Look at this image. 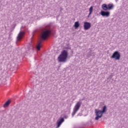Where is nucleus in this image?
<instances>
[{
  "mask_svg": "<svg viewBox=\"0 0 128 128\" xmlns=\"http://www.w3.org/2000/svg\"><path fill=\"white\" fill-rule=\"evenodd\" d=\"M52 34V30H50V25L46 26L42 30L40 36L42 40H46Z\"/></svg>",
  "mask_w": 128,
  "mask_h": 128,
  "instance_id": "nucleus-1",
  "label": "nucleus"
},
{
  "mask_svg": "<svg viewBox=\"0 0 128 128\" xmlns=\"http://www.w3.org/2000/svg\"><path fill=\"white\" fill-rule=\"evenodd\" d=\"M68 51L63 50L61 54L58 57V60H59L60 62H64L66 60V58H68Z\"/></svg>",
  "mask_w": 128,
  "mask_h": 128,
  "instance_id": "nucleus-2",
  "label": "nucleus"
},
{
  "mask_svg": "<svg viewBox=\"0 0 128 128\" xmlns=\"http://www.w3.org/2000/svg\"><path fill=\"white\" fill-rule=\"evenodd\" d=\"M80 106H82V101L78 102L74 108V111L72 112V116H74L76 114V112L80 110Z\"/></svg>",
  "mask_w": 128,
  "mask_h": 128,
  "instance_id": "nucleus-3",
  "label": "nucleus"
},
{
  "mask_svg": "<svg viewBox=\"0 0 128 128\" xmlns=\"http://www.w3.org/2000/svg\"><path fill=\"white\" fill-rule=\"evenodd\" d=\"M95 114L96 116V117L95 118L96 120H98L100 118L102 117V115L104 114V113L102 112V110H98L96 109L95 110Z\"/></svg>",
  "mask_w": 128,
  "mask_h": 128,
  "instance_id": "nucleus-4",
  "label": "nucleus"
},
{
  "mask_svg": "<svg viewBox=\"0 0 128 128\" xmlns=\"http://www.w3.org/2000/svg\"><path fill=\"white\" fill-rule=\"evenodd\" d=\"M111 58H114L116 60H119L120 58V54L118 52H114L111 56Z\"/></svg>",
  "mask_w": 128,
  "mask_h": 128,
  "instance_id": "nucleus-5",
  "label": "nucleus"
},
{
  "mask_svg": "<svg viewBox=\"0 0 128 128\" xmlns=\"http://www.w3.org/2000/svg\"><path fill=\"white\" fill-rule=\"evenodd\" d=\"M91 26H92V25L90 23L88 22H84V28L85 30H90Z\"/></svg>",
  "mask_w": 128,
  "mask_h": 128,
  "instance_id": "nucleus-6",
  "label": "nucleus"
},
{
  "mask_svg": "<svg viewBox=\"0 0 128 128\" xmlns=\"http://www.w3.org/2000/svg\"><path fill=\"white\" fill-rule=\"evenodd\" d=\"M28 51L26 52L27 54H28V52H32L34 50V44H32V42L29 43L28 46Z\"/></svg>",
  "mask_w": 128,
  "mask_h": 128,
  "instance_id": "nucleus-7",
  "label": "nucleus"
},
{
  "mask_svg": "<svg viewBox=\"0 0 128 128\" xmlns=\"http://www.w3.org/2000/svg\"><path fill=\"white\" fill-rule=\"evenodd\" d=\"M24 32L20 31L17 36V40L20 42L24 38Z\"/></svg>",
  "mask_w": 128,
  "mask_h": 128,
  "instance_id": "nucleus-8",
  "label": "nucleus"
},
{
  "mask_svg": "<svg viewBox=\"0 0 128 128\" xmlns=\"http://www.w3.org/2000/svg\"><path fill=\"white\" fill-rule=\"evenodd\" d=\"M110 12H106L102 10L100 12V14L102 16H106V18H108L110 16Z\"/></svg>",
  "mask_w": 128,
  "mask_h": 128,
  "instance_id": "nucleus-9",
  "label": "nucleus"
},
{
  "mask_svg": "<svg viewBox=\"0 0 128 128\" xmlns=\"http://www.w3.org/2000/svg\"><path fill=\"white\" fill-rule=\"evenodd\" d=\"M64 122V118H61L60 120L57 122L58 126L57 128H60V124H62Z\"/></svg>",
  "mask_w": 128,
  "mask_h": 128,
  "instance_id": "nucleus-10",
  "label": "nucleus"
},
{
  "mask_svg": "<svg viewBox=\"0 0 128 128\" xmlns=\"http://www.w3.org/2000/svg\"><path fill=\"white\" fill-rule=\"evenodd\" d=\"M40 48H42V41L40 42L36 46L37 50H40Z\"/></svg>",
  "mask_w": 128,
  "mask_h": 128,
  "instance_id": "nucleus-11",
  "label": "nucleus"
},
{
  "mask_svg": "<svg viewBox=\"0 0 128 128\" xmlns=\"http://www.w3.org/2000/svg\"><path fill=\"white\" fill-rule=\"evenodd\" d=\"M102 8L104 10H108V7L106 4H104L102 5Z\"/></svg>",
  "mask_w": 128,
  "mask_h": 128,
  "instance_id": "nucleus-12",
  "label": "nucleus"
},
{
  "mask_svg": "<svg viewBox=\"0 0 128 128\" xmlns=\"http://www.w3.org/2000/svg\"><path fill=\"white\" fill-rule=\"evenodd\" d=\"M10 100H8L4 105V108H6V106H8L10 105Z\"/></svg>",
  "mask_w": 128,
  "mask_h": 128,
  "instance_id": "nucleus-13",
  "label": "nucleus"
},
{
  "mask_svg": "<svg viewBox=\"0 0 128 128\" xmlns=\"http://www.w3.org/2000/svg\"><path fill=\"white\" fill-rule=\"evenodd\" d=\"M74 26L75 28H78L80 27V22H74Z\"/></svg>",
  "mask_w": 128,
  "mask_h": 128,
  "instance_id": "nucleus-14",
  "label": "nucleus"
},
{
  "mask_svg": "<svg viewBox=\"0 0 128 128\" xmlns=\"http://www.w3.org/2000/svg\"><path fill=\"white\" fill-rule=\"evenodd\" d=\"M102 112L103 114H104V112H106V106H103L102 110Z\"/></svg>",
  "mask_w": 128,
  "mask_h": 128,
  "instance_id": "nucleus-15",
  "label": "nucleus"
},
{
  "mask_svg": "<svg viewBox=\"0 0 128 128\" xmlns=\"http://www.w3.org/2000/svg\"><path fill=\"white\" fill-rule=\"evenodd\" d=\"M114 8V5L112 4H108V10H112Z\"/></svg>",
  "mask_w": 128,
  "mask_h": 128,
  "instance_id": "nucleus-16",
  "label": "nucleus"
},
{
  "mask_svg": "<svg viewBox=\"0 0 128 128\" xmlns=\"http://www.w3.org/2000/svg\"><path fill=\"white\" fill-rule=\"evenodd\" d=\"M94 10V7L92 6L91 7H90V8H89V12H92V10Z\"/></svg>",
  "mask_w": 128,
  "mask_h": 128,
  "instance_id": "nucleus-17",
  "label": "nucleus"
},
{
  "mask_svg": "<svg viewBox=\"0 0 128 128\" xmlns=\"http://www.w3.org/2000/svg\"><path fill=\"white\" fill-rule=\"evenodd\" d=\"M90 14H92V12H90L88 15V17L90 16Z\"/></svg>",
  "mask_w": 128,
  "mask_h": 128,
  "instance_id": "nucleus-18",
  "label": "nucleus"
}]
</instances>
